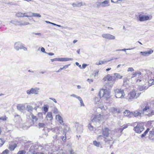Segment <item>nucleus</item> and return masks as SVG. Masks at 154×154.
Listing matches in <instances>:
<instances>
[{"label":"nucleus","instance_id":"obj_4","mask_svg":"<svg viewBox=\"0 0 154 154\" xmlns=\"http://www.w3.org/2000/svg\"><path fill=\"white\" fill-rule=\"evenodd\" d=\"M151 74L152 73L150 72L145 75V77L148 76V78L146 79H148V82L149 84H150V86L152 85H154V77H151Z\"/></svg>","mask_w":154,"mask_h":154},{"label":"nucleus","instance_id":"obj_28","mask_svg":"<svg viewBox=\"0 0 154 154\" xmlns=\"http://www.w3.org/2000/svg\"><path fill=\"white\" fill-rule=\"evenodd\" d=\"M32 16L36 17H41V16L40 14H36V13H32Z\"/></svg>","mask_w":154,"mask_h":154},{"label":"nucleus","instance_id":"obj_22","mask_svg":"<svg viewBox=\"0 0 154 154\" xmlns=\"http://www.w3.org/2000/svg\"><path fill=\"white\" fill-rule=\"evenodd\" d=\"M17 108L18 110L20 111H21L23 110L25 108V106L23 104H18L17 106Z\"/></svg>","mask_w":154,"mask_h":154},{"label":"nucleus","instance_id":"obj_31","mask_svg":"<svg viewBox=\"0 0 154 154\" xmlns=\"http://www.w3.org/2000/svg\"><path fill=\"white\" fill-rule=\"evenodd\" d=\"M135 48H131V49H130V48H129V49H125V48H124V49H120V50H116V51H125L126 52V50H131V49H134Z\"/></svg>","mask_w":154,"mask_h":154},{"label":"nucleus","instance_id":"obj_14","mask_svg":"<svg viewBox=\"0 0 154 154\" xmlns=\"http://www.w3.org/2000/svg\"><path fill=\"white\" fill-rule=\"evenodd\" d=\"M102 36L103 38L108 39H114L115 38L114 36L109 34H103L102 35Z\"/></svg>","mask_w":154,"mask_h":154},{"label":"nucleus","instance_id":"obj_59","mask_svg":"<svg viewBox=\"0 0 154 154\" xmlns=\"http://www.w3.org/2000/svg\"><path fill=\"white\" fill-rule=\"evenodd\" d=\"M77 40H74L73 41V43H76V42H77Z\"/></svg>","mask_w":154,"mask_h":154},{"label":"nucleus","instance_id":"obj_61","mask_svg":"<svg viewBox=\"0 0 154 154\" xmlns=\"http://www.w3.org/2000/svg\"><path fill=\"white\" fill-rule=\"evenodd\" d=\"M55 58H54V59H51V61H52V62H53V61H57V60H55Z\"/></svg>","mask_w":154,"mask_h":154},{"label":"nucleus","instance_id":"obj_44","mask_svg":"<svg viewBox=\"0 0 154 154\" xmlns=\"http://www.w3.org/2000/svg\"><path fill=\"white\" fill-rule=\"evenodd\" d=\"M41 51L43 52H44V53H45L46 52L45 51V48H43V47H42L41 48Z\"/></svg>","mask_w":154,"mask_h":154},{"label":"nucleus","instance_id":"obj_1","mask_svg":"<svg viewBox=\"0 0 154 154\" xmlns=\"http://www.w3.org/2000/svg\"><path fill=\"white\" fill-rule=\"evenodd\" d=\"M140 106L142 114L148 116H151L154 115V110L149 106L147 102H143Z\"/></svg>","mask_w":154,"mask_h":154},{"label":"nucleus","instance_id":"obj_45","mask_svg":"<svg viewBox=\"0 0 154 154\" xmlns=\"http://www.w3.org/2000/svg\"><path fill=\"white\" fill-rule=\"evenodd\" d=\"M137 75V74H136V72L135 73L132 74V76L131 78H133L136 77V76Z\"/></svg>","mask_w":154,"mask_h":154},{"label":"nucleus","instance_id":"obj_42","mask_svg":"<svg viewBox=\"0 0 154 154\" xmlns=\"http://www.w3.org/2000/svg\"><path fill=\"white\" fill-rule=\"evenodd\" d=\"M117 117L120 119H123V116L122 115V114H119V116H117Z\"/></svg>","mask_w":154,"mask_h":154},{"label":"nucleus","instance_id":"obj_51","mask_svg":"<svg viewBox=\"0 0 154 154\" xmlns=\"http://www.w3.org/2000/svg\"><path fill=\"white\" fill-rule=\"evenodd\" d=\"M50 99L52 100H53V101L55 103H57V101L55 99L52 98H50Z\"/></svg>","mask_w":154,"mask_h":154},{"label":"nucleus","instance_id":"obj_16","mask_svg":"<svg viewBox=\"0 0 154 154\" xmlns=\"http://www.w3.org/2000/svg\"><path fill=\"white\" fill-rule=\"evenodd\" d=\"M139 82H141L142 83V84L145 83L144 81H142L140 80H139ZM147 88L148 87L146 86L145 84L144 85L143 84L142 85H140L139 86V89L140 91H142L144 90H146L147 89Z\"/></svg>","mask_w":154,"mask_h":154},{"label":"nucleus","instance_id":"obj_58","mask_svg":"<svg viewBox=\"0 0 154 154\" xmlns=\"http://www.w3.org/2000/svg\"><path fill=\"white\" fill-rule=\"evenodd\" d=\"M101 137H102V135H99V136H98V137H97V139H98L100 138Z\"/></svg>","mask_w":154,"mask_h":154},{"label":"nucleus","instance_id":"obj_49","mask_svg":"<svg viewBox=\"0 0 154 154\" xmlns=\"http://www.w3.org/2000/svg\"><path fill=\"white\" fill-rule=\"evenodd\" d=\"M76 98H77L80 101L82 100V99L80 97L77 96V97H76Z\"/></svg>","mask_w":154,"mask_h":154},{"label":"nucleus","instance_id":"obj_52","mask_svg":"<svg viewBox=\"0 0 154 154\" xmlns=\"http://www.w3.org/2000/svg\"><path fill=\"white\" fill-rule=\"evenodd\" d=\"M75 64L77 66H78L79 67H81V65H79V63L78 62H76Z\"/></svg>","mask_w":154,"mask_h":154},{"label":"nucleus","instance_id":"obj_46","mask_svg":"<svg viewBox=\"0 0 154 154\" xmlns=\"http://www.w3.org/2000/svg\"><path fill=\"white\" fill-rule=\"evenodd\" d=\"M137 75H138L139 76L141 75V72H140V71H137L136 72Z\"/></svg>","mask_w":154,"mask_h":154},{"label":"nucleus","instance_id":"obj_27","mask_svg":"<svg viewBox=\"0 0 154 154\" xmlns=\"http://www.w3.org/2000/svg\"><path fill=\"white\" fill-rule=\"evenodd\" d=\"M5 142V140L3 139H0V146H1Z\"/></svg>","mask_w":154,"mask_h":154},{"label":"nucleus","instance_id":"obj_32","mask_svg":"<svg viewBox=\"0 0 154 154\" xmlns=\"http://www.w3.org/2000/svg\"><path fill=\"white\" fill-rule=\"evenodd\" d=\"M7 119V117H6V116H4L0 117V119L3 121H5Z\"/></svg>","mask_w":154,"mask_h":154},{"label":"nucleus","instance_id":"obj_9","mask_svg":"<svg viewBox=\"0 0 154 154\" xmlns=\"http://www.w3.org/2000/svg\"><path fill=\"white\" fill-rule=\"evenodd\" d=\"M17 144L14 142H11V144H9L8 147V149L11 151H13L17 147Z\"/></svg>","mask_w":154,"mask_h":154},{"label":"nucleus","instance_id":"obj_38","mask_svg":"<svg viewBox=\"0 0 154 154\" xmlns=\"http://www.w3.org/2000/svg\"><path fill=\"white\" fill-rule=\"evenodd\" d=\"M43 109L45 114L46 112L48 111V108L47 106H45L43 107Z\"/></svg>","mask_w":154,"mask_h":154},{"label":"nucleus","instance_id":"obj_43","mask_svg":"<svg viewBox=\"0 0 154 154\" xmlns=\"http://www.w3.org/2000/svg\"><path fill=\"white\" fill-rule=\"evenodd\" d=\"M80 103H81V106H84L85 105L83 103V102L82 101V100L80 101Z\"/></svg>","mask_w":154,"mask_h":154},{"label":"nucleus","instance_id":"obj_24","mask_svg":"<svg viewBox=\"0 0 154 154\" xmlns=\"http://www.w3.org/2000/svg\"><path fill=\"white\" fill-rule=\"evenodd\" d=\"M31 117L32 119V122L33 124L35 122H36L38 120V118L36 117V116H35L32 114H31Z\"/></svg>","mask_w":154,"mask_h":154},{"label":"nucleus","instance_id":"obj_30","mask_svg":"<svg viewBox=\"0 0 154 154\" xmlns=\"http://www.w3.org/2000/svg\"><path fill=\"white\" fill-rule=\"evenodd\" d=\"M38 125L39 128H43L44 127L45 125L44 123H39Z\"/></svg>","mask_w":154,"mask_h":154},{"label":"nucleus","instance_id":"obj_7","mask_svg":"<svg viewBox=\"0 0 154 154\" xmlns=\"http://www.w3.org/2000/svg\"><path fill=\"white\" fill-rule=\"evenodd\" d=\"M149 17L147 15L140 14L139 15V20L140 21H143L149 20Z\"/></svg>","mask_w":154,"mask_h":154},{"label":"nucleus","instance_id":"obj_50","mask_svg":"<svg viewBox=\"0 0 154 154\" xmlns=\"http://www.w3.org/2000/svg\"><path fill=\"white\" fill-rule=\"evenodd\" d=\"M149 128H147V129L146 130V131H145L144 132V133H145L146 134H147V133L149 131Z\"/></svg>","mask_w":154,"mask_h":154},{"label":"nucleus","instance_id":"obj_19","mask_svg":"<svg viewBox=\"0 0 154 154\" xmlns=\"http://www.w3.org/2000/svg\"><path fill=\"white\" fill-rule=\"evenodd\" d=\"M132 112H130L128 110H126L124 112V115L129 118H130L132 117Z\"/></svg>","mask_w":154,"mask_h":154},{"label":"nucleus","instance_id":"obj_56","mask_svg":"<svg viewBox=\"0 0 154 154\" xmlns=\"http://www.w3.org/2000/svg\"><path fill=\"white\" fill-rule=\"evenodd\" d=\"M35 154H44V153H43L42 152H36Z\"/></svg>","mask_w":154,"mask_h":154},{"label":"nucleus","instance_id":"obj_54","mask_svg":"<svg viewBox=\"0 0 154 154\" xmlns=\"http://www.w3.org/2000/svg\"><path fill=\"white\" fill-rule=\"evenodd\" d=\"M48 54L50 56H52L54 55V54L52 53H48Z\"/></svg>","mask_w":154,"mask_h":154},{"label":"nucleus","instance_id":"obj_33","mask_svg":"<svg viewBox=\"0 0 154 154\" xmlns=\"http://www.w3.org/2000/svg\"><path fill=\"white\" fill-rule=\"evenodd\" d=\"M68 65L64 66L63 67L60 68L57 72H59L60 71L63 69H64L67 68L68 67Z\"/></svg>","mask_w":154,"mask_h":154},{"label":"nucleus","instance_id":"obj_11","mask_svg":"<svg viewBox=\"0 0 154 154\" xmlns=\"http://www.w3.org/2000/svg\"><path fill=\"white\" fill-rule=\"evenodd\" d=\"M113 79V77L110 75H107L105 76L103 79V80L104 82L107 81L109 82L112 81Z\"/></svg>","mask_w":154,"mask_h":154},{"label":"nucleus","instance_id":"obj_36","mask_svg":"<svg viewBox=\"0 0 154 154\" xmlns=\"http://www.w3.org/2000/svg\"><path fill=\"white\" fill-rule=\"evenodd\" d=\"M122 111V109H116V112H118V113H119V114H122V113H121V112Z\"/></svg>","mask_w":154,"mask_h":154},{"label":"nucleus","instance_id":"obj_39","mask_svg":"<svg viewBox=\"0 0 154 154\" xmlns=\"http://www.w3.org/2000/svg\"><path fill=\"white\" fill-rule=\"evenodd\" d=\"M134 70L133 68L132 67H129L128 68L127 71L128 72H132L134 71Z\"/></svg>","mask_w":154,"mask_h":154},{"label":"nucleus","instance_id":"obj_29","mask_svg":"<svg viewBox=\"0 0 154 154\" xmlns=\"http://www.w3.org/2000/svg\"><path fill=\"white\" fill-rule=\"evenodd\" d=\"M26 152L24 150H22L19 151L17 153V154H25Z\"/></svg>","mask_w":154,"mask_h":154},{"label":"nucleus","instance_id":"obj_57","mask_svg":"<svg viewBox=\"0 0 154 154\" xmlns=\"http://www.w3.org/2000/svg\"><path fill=\"white\" fill-rule=\"evenodd\" d=\"M98 72H99L98 71H97V72H95V75H94V76H96V75H98Z\"/></svg>","mask_w":154,"mask_h":154},{"label":"nucleus","instance_id":"obj_37","mask_svg":"<svg viewBox=\"0 0 154 154\" xmlns=\"http://www.w3.org/2000/svg\"><path fill=\"white\" fill-rule=\"evenodd\" d=\"M149 133L150 135H154V128H152V130L149 131Z\"/></svg>","mask_w":154,"mask_h":154},{"label":"nucleus","instance_id":"obj_12","mask_svg":"<svg viewBox=\"0 0 154 154\" xmlns=\"http://www.w3.org/2000/svg\"><path fill=\"white\" fill-rule=\"evenodd\" d=\"M136 93L134 91H133L129 93L128 95V98L129 99H132L136 97Z\"/></svg>","mask_w":154,"mask_h":154},{"label":"nucleus","instance_id":"obj_35","mask_svg":"<svg viewBox=\"0 0 154 154\" xmlns=\"http://www.w3.org/2000/svg\"><path fill=\"white\" fill-rule=\"evenodd\" d=\"M9 152V150L8 149H6L2 152V154H8Z\"/></svg>","mask_w":154,"mask_h":154},{"label":"nucleus","instance_id":"obj_15","mask_svg":"<svg viewBox=\"0 0 154 154\" xmlns=\"http://www.w3.org/2000/svg\"><path fill=\"white\" fill-rule=\"evenodd\" d=\"M153 52V51L150 49L149 50L145 52H141L140 54L143 56H146L151 54Z\"/></svg>","mask_w":154,"mask_h":154},{"label":"nucleus","instance_id":"obj_64","mask_svg":"<svg viewBox=\"0 0 154 154\" xmlns=\"http://www.w3.org/2000/svg\"><path fill=\"white\" fill-rule=\"evenodd\" d=\"M98 99V98H97V97H96L95 98V101L96 102V101L97 100V99Z\"/></svg>","mask_w":154,"mask_h":154},{"label":"nucleus","instance_id":"obj_63","mask_svg":"<svg viewBox=\"0 0 154 154\" xmlns=\"http://www.w3.org/2000/svg\"><path fill=\"white\" fill-rule=\"evenodd\" d=\"M77 87L79 89L81 88V86L80 85H78Z\"/></svg>","mask_w":154,"mask_h":154},{"label":"nucleus","instance_id":"obj_18","mask_svg":"<svg viewBox=\"0 0 154 154\" xmlns=\"http://www.w3.org/2000/svg\"><path fill=\"white\" fill-rule=\"evenodd\" d=\"M25 14H26L25 13L23 14L20 12H17V13L16 14V17H28L31 16L30 15H25Z\"/></svg>","mask_w":154,"mask_h":154},{"label":"nucleus","instance_id":"obj_5","mask_svg":"<svg viewBox=\"0 0 154 154\" xmlns=\"http://www.w3.org/2000/svg\"><path fill=\"white\" fill-rule=\"evenodd\" d=\"M125 95V93L123 90L116 89V98H123Z\"/></svg>","mask_w":154,"mask_h":154},{"label":"nucleus","instance_id":"obj_20","mask_svg":"<svg viewBox=\"0 0 154 154\" xmlns=\"http://www.w3.org/2000/svg\"><path fill=\"white\" fill-rule=\"evenodd\" d=\"M112 59L108 60H104V61H99L98 62H97L96 63V64L97 65H101L103 64H104L107 62L112 60Z\"/></svg>","mask_w":154,"mask_h":154},{"label":"nucleus","instance_id":"obj_10","mask_svg":"<svg viewBox=\"0 0 154 154\" xmlns=\"http://www.w3.org/2000/svg\"><path fill=\"white\" fill-rule=\"evenodd\" d=\"M132 116L133 115L135 117H137L138 116L141 117V116L142 113L139 109L135 111L132 112Z\"/></svg>","mask_w":154,"mask_h":154},{"label":"nucleus","instance_id":"obj_62","mask_svg":"<svg viewBox=\"0 0 154 154\" xmlns=\"http://www.w3.org/2000/svg\"><path fill=\"white\" fill-rule=\"evenodd\" d=\"M70 153L71 154H72L73 153V151L72 150H71L70 151Z\"/></svg>","mask_w":154,"mask_h":154},{"label":"nucleus","instance_id":"obj_25","mask_svg":"<svg viewBox=\"0 0 154 154\" xmlns=\"http://www.w3.org/2000/svg\"><path fill=\"white\" fill-rule=\"evenodd\" d=\"M128 127V125H125L123 127L118 128V131L119 132L121 133L123 130L127 128Z\"/></svg>","mask_w":154,"mask_h":154},{"label":"nucleus","instance_id":"obj_34","mask_svg":"<svg viewBox=\"0 0 154 154\" xmlns=\"http://www.w3.org/2000/svg\"><path fill=\"white\" fill-rule=\"evenodd\" d=\"M122 77V76L121 75L119 74L116 73V78L120 79H121Z\"/></svg>","mask_w":154,"mask_h":154},{"label":"nucleus","instance_id":"obj_26","mask_svg":"<svg viewBox=\"0 0 154 154\" xmlns=\"http://www.w3.org/2000/svg\"><path fill=\"white\" fill-rule=\"evenodd\" d=\"M93 143L94 145L97 147H100L101 146L100 143V142H98L96 140L94 141Z\"/></svg>","mask_w":154,"mask_h":154},{"label":"nucleus","instance_id":"obj_47","mask_svg":"<svg viewBox=\"0 0 154 154\" xmlns=\"http://www.w3.org/2000/svg\"><path fill=\"white\" fill-rule=\"evenodd\" d=\"M87 66V65L86 64H83L82 65V68H83V69H84L86 67V66Z\"/></svg>","mask_w":154,"mask_h":154},{"label":"nucleus","instance_id":"obj_48","mask_svg":"<svg viewBox=\"0 0 154 154\" xmlns=\"http://www.w3.org/2000/svg\"><path fill=\"white\" fill-rule=\"evenodd\" d=\"M146 134L145 133H144H144L141 135V137L143 138L146 135Z\"/></svg>","mask_w":154,"mask_h":154},{"label":"nucleus","instance_id":"obj_2","mask_svg":"<svg viewBox=\"0 0 154 154\" xmlns=\"http://www.w3.org/2000/svg\"><path fill=\"white\" fill-rule=\"evenodd\" d=\"M98 95L100 99L102 98L105 100H108L110 98V92L106 89H100Z\"/></svg>","mask_w":154,"mask_h":154},{"label":"nucleus","instance_id":"obj_13","mask_svg":"<svg viewBox=\"0 0 154 154\" xmlns=\"http://www.w3.org/2000/svg\"><path fill=\"white\" fill-rule=\"evenodd\" d=\"M55 60H57V61H66L69 60H72L73 59L71 58H55Z\"/></svg>","mask_w":154,"mask_h":154},{"label":"nucleus","instance_id":"obj_60","mask_svg":"<svg viewBox=\"0 0 154 154\" xmlns=\"http://www.w3.org/2000/svg\"><path fill=\"white\" fill-rule=\"evenodd\" d=\"M111 69V68H108V69H106V70L107 71L109 70H110Z\"/></svg>","mask_w":154,"mask_h":154},{"label":"nucleus","instance_id":"obj_23","mask_svg":"<svg viewBox=\"0 0 154 154\" xmlns=\"http://www.w3.org/2000/svg\"><path fill=\"white\" fill-rule=\"evenodd\" d=\"M56 118L57 119L58 121L60 124L63 122V121L62 117L59 115H57L56 116Z\"/></svg>","mask_w":154,"mask_h":154},{"label":"nucleus","instance_id":"obj_41","mask_svg":"<svg viewBox=\"0 0 154 154\" xmlns=\"http://www.w3.org/2000/svg\"><path fill=\"white\" fill-rule=\"evenodd\" d=\"M38 116H40L42 117V118H43V114L42 112H38Z\"/></svg>","mask_w":154,"mask_h":154},{"label":"nucleus","instance_id":"obj_17","mask_svg":"<svg viewBox=\"0 0 154 154\" xmlns=\"http://www.w3.org/2000/svg\"><path fill=\"white\" fill-rule=\"evenodd\" d=\"M53 118L52 113L51 112H48L47 113L46 119L47 120L51 121Z\"/></svg>","mask_w":154,"mask_h":154},{"label":"nucleus","instance_id":"obj_55","mask_svg":"<svg viewBox=\"0 0 154 154\" xmlns=\"http://www.w3.org/2000/svg\"><path fill=\"white\" fill-rule=\"evenodd\" d=\"M117 1H116V2H117L118 1H121L123 2V3H124L125 0H117Z\"/></svg>","mask_w":154,"mask_h":154},{"label":"nucleus","instance_id":"obj_8","mask_svg":"<svg viewBox=\"0 0 154 154\" xmlns=\"http://www.w3.org/2000/svg\"><path fill=\"white\" fill-rule=\"evenodd\" d=\"M38 89L37 88H31L30 90H28L26 92L28 94H37L38 92Z\"/></svg>","mask_w":154,"mask_h":154},{"label":"nucleus","instance_id":"obj_3","mask_svg":"<svg viewBox=\"0 0 154 154\" xmlns=\"http://www.w3.org/2000/svg\"><path fill=\"white\" fill-rule=\"evenodd\" d=\"M144 129L143 124L142 123L137 124V125L134 128V130L135 132L139 134L140 133L144 130Z\"/></svg>","mask_w":154,"mask_h":154},{"label":"nucleus","instance_id":"obj_6","mask_svg":"<svg viewBox=\"0 0 154 154\" xmlns=\"http://www.w3.org/2000/svg\"><path fill=\"white\" fill-rule=\"evenodd\" d=\"M109 130L108 128H104L102 129V134L103 136L105 139L108 137L109 135Z\"/></svg>","mask_w":154,"mask_h":154},{"label":"nucleus","instance_id":"obj_21","mask_svg":"<svg viewBox=\"0 0 154 154\" xmlns=\"http://www.w3.org/2000/svg\"><path fill=\"white\" fill-rule=\"evenodd\" d=\"M109 1L108 0H106L103 2L100 3V5H102V7H106L108 6L109 5Z\"/></svg>","mask_w":154,"mask_h":154},{"label":"nucleus","instance_id":"obj_53","mask_svg":"<svg viewBox=\"0 0 154 154\" xmlns=\"http://www.w3.org/2000/svg\"><path fill=\"white\" fill-rule=\"evenodd\" d=\"M89 82H93V80L92 79H88V80H87Z\"/></svg>","mask_w":154,"mask_h":154},{"label":"nucleus","instance_id":"obj_40","mask_svg":"<svg viewBox=\"0 0 154 154\" xmlns=\"http://www.w3.org/2000/svg\"><path fill=\"white\" fill-rule=\"evenodd\" d=\"M129 81V79L127 78H124L123 79V82L124 83L128 81Z\"/></svg>","mask_w":154,"mask_h":154}]
</instances>
